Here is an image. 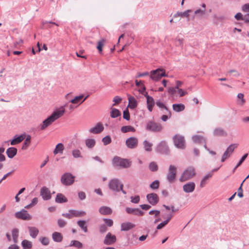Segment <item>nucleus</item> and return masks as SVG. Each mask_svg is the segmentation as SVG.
I'll return each instance as SVG.
<instances>
[{"instance_id":"1","label":"nucleus","mask_w":249,"mask_h":249,"mask_svg":"<svg viewBox=\"0 0 249 249\" xmlns=\"http://www.w3.org/2000/svg\"><path fill=\"white\" fill-rule=\"evenodd\" d=\"M112 165L114 167H120L123 168H127L130 166V162L126 159H123L115 156L112 160Z\"/></svg>"},{"instance_id":"2","label":"nucleus","mask_w":249,"mask_h":249,"mask_svg":"<svg viewBox=\"0 0 249 249\" xmlns=\"http://www.w3.org/2000/svg\"><path fill=\"white\" fill-rule=\"evenodd\" d=\"M195 175V168L193 166H189L183 171L179 180L180 182H184L190 179Z\"/></svg>"},{"instance_id":"3","label":"nucleus","mask_w":249,"mask_h":249,"mask_svg":"<svg viewBox=\"0 0 249 249\" xmlns=\"http://www.w3.org/2000/svg\"><path fill=\"white\" fill-rule=\"evenodd\" d=\"M108 188L112 191L119 192L123 188L124 185L117 178H113L110 180L108 182Z\"/></svg>"},{"instance_id":"4","label":"nucleus","mask_w":249,"mask_h":249,"mask_svg":"<svg viewBox=\"0 0 249 249\" xmlns=\"http://www.w3.org/2000/svg\"><path fill=\"white\" fill-rule=\"evenodd\" d=\"M162 126L160 123H156L152 121H148L146 125L145 129L152 132H160L162 130Z\"/></svg>"},{"instance_id":"5","label":"nucleus","mask_w":249,"mask_h":249,"mask_svg":"<svg viewBox=\"0 0 249 249\" xmlns=\"http://www.w3.org/2000/svg\"><path fill=\"white\" fill-rule=\"evenodd\" d=\"M75 177L70 173H65L61 177V183L65 186H70L74 182Z\"/></svg>"},{"instance_id":"6","label":"nucleus","mask_w":249,"mask_h":249,"mask_svg":"<svg viewBox=\"0 0 249 249\" xmlns=\"http://www.w3.org/2000/svg\"><path fill=\"white\" fill-rule=\"evenodd\" d=\"M155 151L158 153L163 155H168L170 152L169 147L165 141H161L157 145L155 148Z\"/></svg>"},{"instance_id":"7","label":"nucleus","mask_w":249,"mask_h":249,"mask_svg":"<svg viewBox=\"0 0 249 249\" xmlns=\"http://www.w3.org/2000/svg\"><path fill=\"white\" fill-rule=\"evenodd\" d=\"M174 143L175 146L181 149H184L185 148V142L183 136L176 134L173 137Z\"/></svg>"},{"instance_id":"8","label":"nucleus","mask_w":249,"mask_h":249,"mask_svg":"<svg viewBox=\"0 0 249 249\" xmlns=\"http://www.w3.org/2000/svg\"><path fill=\"white\" fill-rule=\"evenodd\" d=\"M166 76L167 75L163 69L158 68L151 71L150 78L154 81H158L161 77Z\"/></svg>"},{"instance_id":"9","label":"nucleus","mask_w":249,"mask_h":249,"mask_svg":"<svg viewBox=\"0 0 249 249\" xmlns=\"http://www.w3.org/2000/svg\"><path fill=\"white\" fill-rule=\"evenodd\" d=\"M177 175V168L175 166L170 165L166 175V179L169 183H173L176 179Z\"/></svg>"},{"instance_id":"10","label":"nucleus","mask_w":249,"mask_h":249,"mask_svg":"<svg viewBox=\"0 0 249 249\" xmlns=\"http://www.w3.org/2000/svg\"><path fill=\"white\" fill-rule=\"evenodd\" d=\"M15 216L18 219L24 220H29L32 219V216L24 209H22L21 211L16 213Z\"/></svg>"},{"instance_id":"11","label":"nucleus","mask_w":249,"mask_h":249,"mask_svg":"<svg viewBox=\"0 0 249 249\" xmlns=\"http://www.w3.org/2000/svg\"><path fill=\"white\" fill-rule=\"evenodd\" d=\"M146 198L147 202L152 206H155L159 201L158 195L154 193L147 194Z\"/></svg>"},{"instance_id":"12","label":"nucleus","mask_w":249,"mask_h":249,"mask_svg":"<svg viewBox=\"0 0 249 249\" xmlns=\"http://www.w3.org/2000/svg\"><path fill=\"white\" fill-rule=\"evenodd\" d=\"M125 145L129 149H135L138 145V139L135 137H130L125 141Z\"/></svg>"},{"instance_id":"13","label":"nucleus","mask_w":249,"mask_h":249,"mask_svg":"<svg viewBox=\"0 0 249 249\" xmlns=\"http://www.w3.org/2000/svg\"><path fill=\"white\" fill-rule=\"evenodd\" d=\"M40 195L44 200H50L52 197L50 190L46 186H43L40 189Z\"/></svg>"},{"instance_id":"14","label":"nucleus","mask_w":249,"mask_h":249,"mask_svg":"<svg viewBox=\"0 0 249 249\" xmlns=\"http://www.w3.org/2000/svg\"><path fill=\"white\" fill-rule=\"evenodd\" d=\"M116 242V237L115 235L108 232L105 236L104 244L106 245H112Z\"/></svg>"},{"instance_id":"15","label":"nucleus","mask_w":249,"mask_h":249,"mask_svg":"<svg viewBox=\"0 0 249 249\" xmlns=\"http://www.w3.org/2000/svg\"><path fill=\"white\" fill-rule=\"evenodd\" d=\"M125 211L128 214H132L137 216H142L144 214V212L139 208L126 207Z\"/></svg>"},{"instance_id":"16","label":"nucleus","mask_w":249,"mask_h":249,"mask_svg":"<svg viewBox=\"0 0 249 249\" xmlns=\"http://www.w3.org/2000/svg\"><path fill=\"white\" fill-rule=\"evenodd\" d=\"M55 121L53 118L52 116L51 115L49 116L47 118L44 120L42 124H40L39 125V128L40 130H44L51 124H53Z\"/></svg>"},{"instance_id":"17","label":"nucleus","mask_w":249,"mask_h":249,"mask_svg":"<svg viewBox=\"0 0 249 249\" xmlns=\"http://www.w3.org/2000/svg\"><path fill=\"white\" fill-rule=\"evenodd\" d=\"M196 187V184L194 182H188L183 186V190L186 193H190L193 192Z\"/></svg>"},{"instance_id":"18","label":"nucleus","mask_w":249,"mask_h":249,"mask_svg":"<svg viewBox=\"0 0 249 249\" xmlns=\"http://www.w3.org/2000/svg\"><path fill=\"white\" fill-rule=\"evenodd\" d=\"M26 135L25 134H22L20 135H16L14 137L13 139L11 140L10 144L12 145H16L23 141Z\"/></svg>"},{"instance_id":"19","label":"nucleus","mask_w":249,"mask_h":249,"mask_svg":"<svg viewBox=\"0 0 249 249\" xmlns=\"http://www.w3.org/2000/svg\"><path fill=\"white\" fill-rule=\"evenodd\" d=\"M65 111L63 107H61L58 109L54 110L51 115L54 121L61 117L64 114Z\"/></svg>"},{"instance_id":"20","label":"nucleus","mask_w":249,"mask_h":249,"mask_svg":"<svg viewBox=\"0 0 249 249\" xmlns=\"http://www.w3.org/2000/svg\"><path fill=\"white\" fill-rule=\"evenodd\" d=\"M104 127L101 123H98L96 125L90 128L89 131L91 133L97 134L102 132L104 130Z\"/></svg>"},{"instance_id":"21","label":"nucleus","mask_w":249,"mask_h":249,"mask_svg":"<svg viewBox=\"0 0 249 249\" xmlns=\"http://www.w3.org/2000/svg\"><path fill=\"white\" fill-rule=\"evenodd\" d=\"M88 97L89 95H87L84 98H83L84 95L81 94L80 95L75 96L73 99L71 100L70 102L74 104H81L83 103L88 98Z\"/></svg>"},{"instance_id":"22","label":"nucleus","mask_w":249,"mask_h":249,"mask_svg":"<svg viewBox=\"0 0 249 249\" xmlns=\"http://www.w3.org/2000/svg\"><path fill=\"white\" fill-rule=\"evenodd\" d=\"M192 139L193 141L196 143H206V139L204 137L200 136L195 135L192 136Z\"/></svg>"},{"instance_id":"23","label":"nucleus","mask_w":249,"mask_h":249,"mask_svg":"<svg viewBox=\"0 0 249 249\" xmlns=\"http://www.w3.org/2000/svg\"><path fill=\"white\" fill-rule=\"evenodd\" d=\"M17 151L16 147H11L6 150V153L9 158L12 159L17 155Z\"/></svg>"},{"instance_id":"24","label":"nucleus","mask_w":249,"mask_h":249,"mask_svg":"<svg viewBox=\"0 0 249 249\" xmlns=\"http://www.w3.org/2000/svg\"><path fill=\"white\" fill-rule=\"evenodd\" d=\"M135 225L131 222H124L123 223L121 226V230L122 231H127L134 227Z\"/></svg>"},{"instance_id":"25","label":"nucleus","mask_w":249,"mask_h":249,"mask_svg":"<svg viewBox=\"0 0 249 249\" xmlns=\"http://www.w3.org/2000/svg\"><path fill=\"white\" fill-rule=\"evenodd\" d=\"M55 201L57 203H63L67 202L68 201V199L63 194L61 193H58L56 196Z\"/></svg>"},{"instance_id":"26","label":"nucleus","mask_w":249,"mask_h":249,"mask_svg":"<svg viewBox=\"0 0 249 249\" xmlns=\"http://www.w3.org/2000/svg\"><path fill=\"white\" fill-rule=\"evenodd\" d=\"M28 229L31 237L33 238H36L39 233L38 229L35 227L29 226Z\"/></svg>"},{"instance_id":"27","label":"nucleus","mask_w":249,"mask_h":249,"mask_svg":"<svg viewBox=\"0 0 249 249\" xmlns=\"http://www.w3.org/2000/svg\"><path fill=\"white\" fill-rule=\"evenodd\" d=\"M99 213L102 215H109L111 214V209L107 206H102L99 209Z\"/></svg>"},{"instance_id":"28","label":"nucleus","mask_w":249,"mask_h":249,"mask_svg":"<svg viewBox=\"0 0 249 249\" xmlns=\"http://www.w3.org/2000/svg\"><path fill=\"white\" fill-rule=\"evenodd\" d=\"M146 103L148 110L151 112L153 110V107L156 104V102L152 97H148Z\"/></svg>"},{"instance_id":"29","label":"nucleus","mask_w":249,"mask_h":249,"mask_svg":"<svg viewBox=\"0 0 249 249\" xmlns=\"http://www.w3.org/2000/svg\"><path fill=\"white\" fill-rule=\"evenodd\" d=\"M128 107L131 108V109H134L135 108H136L137 106V100H136V99L132 97V96H128Z\"/></svg>"},{"instance_id":"30","label":"nucleus","mask_w":249,"mask_h":249,"mask_svg":"<svg viewBox=\"0 0 249 249\" xmlns=\"http://www.w3.org/2000/svg\"><path fill=\"white\" fill-rule=\"evenodd\" d=\"M52 238L55 242H61L63 240V236L61 233L55 231L52 234Z\"/></svg>"},{"instance_id":"31","label":"nucleus","mask_w":249,"mask_h":249,"mask_svg":"<svg viewBox=\"0 0 249 249\" xmlns=\"http://www.w3.org/2000/svg\"><path fill=\"white\" fill-rule=\"evenodd\" d=\"M12 235L13 242L15 244L18 243L19 236V230L17 228H14L12 230Z\"/></svg>"},{"instance_id":"32","label":"nucleus","mask_w":249,"mask_h":249,"mask_svg":"<svg viewBox=\"0 0 249 249\" xmlns=\"http://www.w3.org/2000/svg\"><path fill=\"white\" fill-rule=\"evenodd\" d=\"M213 134L216 136H226L227 135V133L224 129L219 127L214 129Z\"/></svg>"},{"instance_id":"33","label":"nucleus","mask_w":249,"mask_h":249,"mask_svg":"<svg viewBox=\"0 0 249 249\" xmlns=\"http://www.w3.org/2000/svg\"><path fill=\"white\" fill-rule=\"evenodd\" d=\"M192 12V10H187L183 12H178L177 13L174 15L173 18H176L178 16H180L181 17H186L188 18L189 16V13Z\"/></svg>"},{"instance_id":"34","label":"nucleus","mask_w":249,"mask_h":249,"mask_svg":"<svg viewBox=\"0 0 249 249\" xmlns=\"http://www.w3.org/2000/svg\"><path fill=\"white\" fill-rule=\"evenodd\" d=\"M213 174L212 172H208L201 179L200 183V187L201 188L203 187L206 183L207 180L211 178Z\"/></svg>"},{"instance_id":"35","label":"nucleus","mask_w":249,"mask_h":249,"mask_svg":"<svg viewBox=\"0 0 249 249\" xmlns=\"http://www.w3.org/2000/svg\"><path fill=\"white\" fill-rule=\"evenodd\" d=\"M143 148L146 152H151L152 150V146H153L152 143L149 142L147 140H144L143 142Z\"/></svg>"},{"instance_id":"36","label":"nucleus","mask_w":249,"mask_h":249,"mask_svg":"<svg viewBox=\"0 0 249 249\" xmlns=\"http://www.w3.org/2000/svg\"><path fill=\"white\" fill-rule=\"evenodd\" d=\"M173 109L175 112H180L184 110L185 106L182 104H173Z\"/></svg>"},{"instance_id":"37","label":"nucleus","mask_w":249,"mask_h":249,"mask_svg":"<svg viewBox=\"0 0 249 249\" xmlns=\"http://www.w3.org/2000/svg\"><path fill=\"white\" fill-rule=\"evenodd\" d=\"M121 131L124 133H125L128 132H134L136 131L135 128L131 125H126L123 126L121 128Z\"/></svg>"},{"instance_id":"38","label":"nucleus","mask_w":249,"mask_h":249,"mask_svg":"<svg viewBox=\"0 0 249 249\" xmlns=\"http://www.w3.org/2000/svg\"><path fill=\"white\" fill-rule=\"evenodd\" d=\"M64 149V145L62 143H58L53 151V153L54 155H56L58 153H62L63 150Z\"/></svg>"},{"instance_id":"39","label":"nucleus","mask_w":249,"mask_h":249,"mask_svg":"<svg viewBox=\"0 0 249 249\" xmlns=\"http://www.w3.org/2000/svg\"><path fill=\"white\" fill-rule=\"evenodd\" d=\"M77 224L79 227L85 232H88L87 226L86 225V221L85 220H78Z\"/></svg>"},{"instance_id":"40","label":"nucleus","mask_w":249,"mask_h":249,"mask_svg":"<svg viewBox=\"0 0 249 249\" xmlns=\"http://www.w3.org/2000/svg\"><path fill=\"white\" fill-rule=\"evenodd\" d=\"M21 246L23 249H31L33 245L31 241L25 239L21 242Z\"/></svg>"},{"instance_id":"41","label":"nucleus","mask_w":249,"mask_h":249,"mask_svg":"<svg viewBox=\"0 0 249 249\" xmlns=\"http://www.w3.org/2000/svg\"><path fill=\"white\" fill-rule=\"evenodd\" d=\"M69 212L75 217H79L86 214V212L83 211H78L75 210H69Z\"/></svg>"},{"instance_id":"42","label":"nucleus","mask_w":249,"mask_h":249,"mask_svg":"<svg viewBox=\"0 0 249 249\" xmlns=\"http://www.w3.org/2000/svg\"><path fill=\"white\" fill-rule=\"evenodd\" d=\"M25 140L23 143L22 146V150H26L27 149L28 146L30 145V141L31 140V137L30 135H27L26 137H25Z\"/></svg>"},{"instance_id":"43","label":"nucleus","mask_w":249,"mask_h":249,"mask_svg":"<svg viewBox=\"0 0 249 249\" xmlns=\"http://www.w3.org/2000/svg\"><path fill=\"white\" fill-rule=\"evenodd\" d=\"M121 115V112L116 108H112L110 111V116L112 118H115Z\"/></svg>"},{"instance_id":"44","label":"nucleus","mask_w":249,"mask_h":249,"mask_svg":"<svg viewBox=\"0 0 249 249\" xmlns=\"http://www.w3.org/2000/svg\"><path fill=\"white\" fill-rule=\"evenodd\" d=\"M85 143L88 148H91L95 146V141L93 139H88L86 140Z\"/></svg>"},{"instance_id":"45","label":"nucleus","mask_w":249,"mask_h":249,"mask_svg":"<svg viewBox=\"0 0 249 249\" xmlns=\"http://www.w3.org/2000/svg\"><path fill=\"white\" fill-rule=\"evenodd\" d=\"M149 168L152 172H156L158 170V166L156 162L152 161L149 163Z\"/></svg>"},{"instance_id":"46","label":"nucleus","mask_w":249,"mask_h":249,"mask_svg":"<svg viewBox=\"0 0 249 249\" xmlns=\"http://www.w3.org/2000/svg\"><path fill=\"white\" fill-rule=\"evenodd\" d=\"M237 98L238 99V104L241 106L244 105L246 101L244 98V94L242 93H238L237 95Z\"/></svg>"},{"instance_id":"47","label":"nucleus","mask_w":249,"mask_h":249,"mask_svg":"<svg viewBox=\"0 0 249 249\" xmlns=\"http://www.w3.org/2000/svg\"><path fill=\"white\" fill-rule=\"evenodd\" d=\"M70 246H73L78 249H80L82 247V244L77 240H72L70 244Z\"/></svg>"},{"instance_id":"48","label":"nucleus","mask_w":249,"mask_h":249,"mask_svg":"<svg viewBox=\"0 0 249 249\" xmlns=\"http://www.w3.org/2000/svg\"><path fill=\"white\" fill-rule=\"evenodd\" d=\"M248 156V154L247 153L242 156L241 159L240 160L239 162L237 163V164L236 165V166L233 168V169L232 170V173H234L235 172V170L237 169V168H238L243 162V161L246 160V159L247 158Z\"/></svg>"},{"instance_id":"49","label":"nucleus","mask_w":249,"mask_h":249,"mask_svg":"<svg viewBox=\"0 0 249 249\" xmlns=\"http://www.w3.org/2000/svg\"><path fill=\"white\" fill-rule=\"evenodd\" d=\"M156 106L160 109V111L163 109H166L167 107L166 105L161 102L160 100H157L156 102Z\"/></svg>"},{"instance_id":"50","label":"nucleus","mask_w":249,"mask_h":249,"mask_svg":"<svg viewBox=\"0 0 249 249\" xmlns=\"http://www.w3.org/2000/svg\"><path fill=\"white\" fill-rule=\"evenodd\" d=\"M160 186V182L158 180H156L152 182L149 185L151 189L153 190L157 189L159 188Z\"/></svg>"},{"instance_id":"51","label":"nucleus","mask_w":249,"mask_h":249,"mask_svg":"<svg viewBox=\"0 0 249 249\" xmlns=\"http://www.w3.org/2000/svg\"><path fill=\"white\" fill-rule=\"evenodd\" d=\"M38 202V198L37 197L34 198L31 202L28 205L25 206V209H29L36 205Z\"/></svg>"},{"instance_id":"52","label":"nucleus","mask_w":249,"mask_h":249,"mask_svg":"<svg viewBox=\"0 0 249 249\" xmlns=\"http://www.w3.org/2000/svg\"><path fill=\"white\" fill-rule=\"evenodd\" d=\"M102 141L105 145H107L111 142V138L110 136L107 135L102 139Z\"/></svg>"},{"instance_id":"53","label":"nucleus","mask_w":249,"mask_h":249,"mask_svg":"<svg viewBox=\"0 0 249 249\" xmlns=\"http://www.w3.org/2000/svg\"><path fill=\"white\" fill-rule=\"evenodd\" d=\"M72 156L74 158H82L81 153L78 149H74L72 151Z\"/></svg>"},{"instance_id":"54","label":"nucleus","mask_w":249,"mask_h":249,"mask_svg":"<svg viewBox=\"0 0 249 249\" xmlns=\"http://www.w3.org/2000/svg\"><path fill=\"white\" fill-rule=\"evenodd\" d=\"M238 146L237 144H231L226 149V151L231 155L233 152L234 149Z\"/></svg>"},{"instance_id":"55","label":"nucleus","mask_w":249,"mask_h":249,"mask_svg":"<svg viewBox=\"0 0 249 249\" xmlns=\"http://www.w3.org/2000/svg\"><path fill=\"white\" fill-rule=\"evenodd\" d=\"M39 241L44 246H47L49 244V239L48 237H42L39 238Z\"/></svg>"},{"instance_id":"56","label":"nucleus","mask_w":249,"mask_h":249,"mask_svg":"<svg viewBox=\"0 0 249 249\" xmlns=\"http://www.w3.org/2000/svg\"><path fill=\"white\" fill-rule=\"evenodd\" d=\"M131 202L133 203L137 204L140 202V197L139 196L136 195L135 196H132L130 197Z\"/></svg>"},{"instance_id":"57","label":"nucleus","mask_w":249,"mask_h":249,"mask_svg":"<svg viewBox=\"0 0 249 249\" xmlns=\"http://www.w3.org/2000/svg\"><path fill=\"white\" fill-rule=\"evenodd\" d=\"M175 44L177 46H180L182 48L183 45V39L177 37L175 39Z\"/></svg>"},{"instance_id":"58","label":"nucleus","mask_w":249,"mask_h":249,"mask_svg":"<svg viewBox=\"0 0 249 249\" xmlns=\"http://www.w3.org/2000/svg\"><path fill=\"white\" fill-rule=\"evenodd\" d=\"M105 42V39H102L100 41H98V44L97 46V49H98L99 52L100 53L102 52V48L104 46V43Z\"/></svg>"},{"instance_id":"59","label":"nucleus","mask_w":249,"mask_h":249,"mask_svg":"<svg viewBox=\"0 0 249 249\" xmlns=\"http://www.w3.org/2000/svg\"><path fill=\"white\" fill-rule=\"evenodd\" d=\"M177 89L175 88V87H169L168 89V92L170 95L173 97L174 96L175 94L177 92Z\"/></svg>"},{"instance_id":"60","label":"nucleus","mask_w":249,"mask_h":249,"mask_svg":"<svg viewBox=\"0 0 249 249\" xmlns=\"http://www.w3.org/2000/svg\"><path fill=\"white\" fill-rule=\"evenodd\" d=\"M123 118L127 121H129L130 120L129 112L127 108L123 111Z\"/></svg>"},{"instance_id":"61","label":"nucleus","mask_w":249,"mask_h":249,"mask_svg":"<svg viewBox=\"0 0 249 249\" xmlns=\"http://www.w3.org/2000/svg\"><path fill=\"white\" fill-rule=\"evenodd\" d=\"M103 221L105 223V225L108 227H111L113 224V221L111 219L109 218H104Z\"/></svg>"},{"instance_id":"62","label":"nucleus","mask_w":249,"mask_h":249,"mask_svg":"<svg viewBox=\"0 0 249 249\" xmlns=\"http://www.w3.org/2000/svg\"><path fill=\"white\" fill-rule=\"evenodd\" d=\"M4 150L5 149L3 147H0V162H2L5 160V157L3 154Z\"/></svg>"},{"instance_id":"63","label":"nucleus","mask_w":249,"mask_h":249,"mask_svg":"<svg viewBox=\"0 0 249 249\" xmlns=\"http://www.w3.org/2000/svg\"><path fill=\"white\" fill-rule=\"evenodd\" d=\"M230 156L231 154L226 151H225L222 156L221 161L222 162H224L227 159L230 157Z\"/></svg>"},{"instance_id":"64","label":"nucleus","mask_w":249,"mask_h":249,"mask_svg":"<svg viewBox=\"0 0 249 249\" xmlns=\"http://www.w3.org/2000/svg\"><path fill=\"white\" fill-rule=\"evenodd\" d=\"M107 230V228L105 224H102L99 226V231L101 233H104L106 232Z\"/></svg>"}]
</instances>
